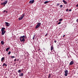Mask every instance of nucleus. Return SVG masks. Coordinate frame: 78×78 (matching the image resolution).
<instances>
[{
    "label": "nucleus",
    "instance_id": "10",
    "mask_svg": "<svg viewBox=\"0 0 78 78\" xmlns=\"http://www.w3.org/2000/svg\"><path fill=\"white\" fill-rule=\"evenodd\" d=\"M23 76V73H20L19 74V76Z\"/></svg>",
    "mask_w": 78,
    "mask_h": 78
},
{
    "label": "nucleus",
    "instance_id": "17",
    "mask_svg": "<svg viewBox=\"0 0 78 78\" xmlns=\"http://www.w3.org/2000/svg\"><path fill=\"white\" fill-rule=\"evenodd\" d=\"M41 23H38L37 24V25L40 27V26H41Z\"/></svg>",
    "mask_w": 78,
    "mask_h": 78
},
{
    "label": "nucleus",
    "instance_id": "18",
    "mask_svg": "<svg viewBox=\"0 0 78 78\" xmlns=\"http://www.w3.org/2000/svg\"><path fill=\"white\" fill-rule=\"evenodd\" d=\"M51 74H49V75H48V78H50V77H51Z\"/></svg>",
    "mask_w": 78,
    "mask_h": 78
},
{
    "label": "nucleus",
    "instance_id": "36",
    "mask_svg": "<svg viewBox=\"0 0 78 78\" xmlns=\"http://www.w3.org/2000/svg\"><path fill=\"white\" fill-rule=\"evenodd\" d=\"M76 22H78V19H77L76 20Z\"/></svg>",
    "mask_w": 78,
    "mask_h": 78
},
{
    "label": "nucleus",
    "instance_id": "25",
    "mask_svg": "<svg viewBox=\"0 0 78 78\" xmlns=\"http://www.w3.org/2000/svg\"><path fill=\"white\" fill-rule=\"evenodd\" d=\"M18 72V73H20L21 72V70H20V69L19 70Z\"/></svg>",
    "mask_w": 78,
    "mask_h": 78
},
{
    "label": "nucleus",
    "instance_id": "37",
    "mask_svg": "<svg viewBox=\"0 0 78 78\" xmlns=\"http://www.w3.org/2000/svg\"><path fill=\"white\" fill-rule=\"evenodd\" d=\"M76 7H78V4L76 5Z\"/></svg>",
    "mask_w": 78,
    "mask_h": 78
},
{
    "label": "nucleus",
    "instance_id": "4",
    "mask_svg": "<svg viewBox=\"0 0 78 78\" xmlns=\"http://www.w3.org/2000/svg\"><path fill=\"white\" fill-rule=\"evenodd\" d=\"M20 41H21V42H24V41H25L24 38H23L22 40V38H20Z\"/></svg>",
    "mask_w": 78,
    "mask_h": 78
},
{
    "label": "nucleus",
    "instance_id": "39",
    "mask_svg": "<svg viewBox=\"0 0 78 78\" xmlns=\"http://www.w3.org/2000/svg\"><path fill=\"white\" fill-rule=\"evenodd\" d=\"M65 36H66V35H64L63 36V37H65Z\"/></svg>",
    "mask_w": 78,
    "mask_h": 78
},
{
    "label": "nucleus",
    "instance_id": "33",
    "mask_svg": "<svg viewBox=\"0 0 78 78\" xmlns=\"http://www.w3.org/2000/svg\"><path fill=\"white\" fill-rule=\"evenodd\" d=\"M16 58L14 60V61L15 62H16Z\"/></svg>",
    "mask_w": 78,
    "mask_h": 78
},
{
    "label": "nucleus",
    "instance_id": "19",
    "mask_svg": "<svg viewBox=\"0 0 78 78\" xmlns=\"http://www.w3.org/2000/svg\"><path fill=\"white\" fill-rule=\"evenodd\" d=\"M49 1H46L44 2V4H47V3H48Z\"/></svg>",
    "mask_w": 78,
    "mask_h": 78
},
{
    "label": "nucleus",
    "instance_id": "35",
    "mask_svg": "<svg viewBox=\"0 0 78 78\" xmlns=\"http://www.w3.org/2000/svg\"><path fill=\"white\" fill-rule=\"evenodd\" d=\"M6 12V10H4L3 12Z\"/></svg>",
    "mask_w": 78,
    "mask_h": 78
},
{
    "label": "nucleus",
    "instance_id": "26",
    "mask_svg": "<svg viewBox=\"0 0 78 78\" xmlns=\"http://www.w3.org/2000/svg\"><path fill=\"white\" fill-rule=\"evenodd\" d=\"M10 57L12 58H15V56H11V57Z\"/></svg>",
    "mask_w": 78,
    "mask_h": 78
},
{
    "label": "nucleus",
    "instance_id": "21",
    "mask_svg": "<svg viewBox=\"0 0 78 78\" xmlns=\"http://www.w3.org/2000/svg\"><path fill=\"white\" fill-rule=\"evenodd\" d=\"M53 48L52 47V46H51V51H52V50H53Z\"/></svg>",
    "mask_w": 78,
    "mask_h": 78
},
{
    "label": "nucleus",
    "instance_id": "13",
    "mask_svg": "<svg viewBox=\"0 0 78 78\" xmlns=\"http://www.w3.org/2000/svg\"><path fill=\"white\" fill-rule=\"evenodd\" d=\"M5 66V67H6V66H7V65H6V63H3V67H4V66Z\"/></svg>",
    "mask_w": 78,
    "mask_h": 78
},
{
    "label": "nucleus",
    "instance_id": "14",
    "mask_svg": "<svg viewBox=\"0 0 78 78\" xmlns=\"http://www.w3.org/2000/svg\"><path fill=\"white\" fill-rule=\"evenodd\" d=\"M25 37H25V36H21L20 37V38H24Z\"/></svg>",
    "mask_w": 78,
    "mask_h": 78
},
{
    "label": "nucleus",
    "instance_id": "3",
    "mask_svg": "<svg viewBox=\"0 0 78 78\" xmlns=\"http://www.w3.org/2000/svg\"><path fill=\"white\" fill-rule=\"evenodd\" d=\"M65 75L66 76H67V75H68V70H66L65 71Z\"/></svg>",
    "mask_w": 78,
    "mask_h": 78
},
{
    "label": "nucleus",
    "instance_id": "7",
    "mask_svg": "<svg viewBox=\"0 0 78 78\" xmlns=\"http://www.w3.org/2000/svg\"><path fill=\"white\" fill-rule=\"evenodd\" d=\"M5 24L7 27H9V24L8 22H5Z\"/></svg>",
    "mask_w": 78,
    "mask_h": 78
},
{
    "label": "nucleus",
    "instance_id": "34",
    "mask_svg": "<svg viewBox=\"0 0 78 78\" xmlns=\"http://www.w3.org/2000/svg\"><path fill=\"white\" fill-rule=\"evenodd\" d=\"M72 11V9H70L69 10V11Z\"/></svg>",
    "mask_w": 78,
    "mask_h": 78
},
{
    "label": "nucleus",
    "instance_id": "30",
    "mask_svg": "<svg viewBox=\"0 0 78 78\" xmlns=\"http://www.w3.org/2000/svg\"><path fill=\"white\" fill-rule=\"evenodd\" d=\"M48 34H46L45 35V36H46V37L47 36Z\"/></svg>",
    "mask_w": 78,
    "mask_h": 78
},
{
    "label": "nucleus",
    "instance_id": "23",
    "mask_svg": "<svg viewBox=\"0 0 78 78\" xmlns=\"http://www.w3.org/2000/svg\"><path fill=\"white\" fill-rule=\"evenodd\" d=\"M62 20V19H60L59 20V21H60V22H61Z\"/></svg>",
    "mask_w": 78,
    "mask_h": 78
},
{
    "label": "nucleus",
    "instance_id": "9",
    "mask_svg": "<svg viewBox=\"0 0 78 78\" xmlns=\"http://www.w3.org/2000/svg\"><path fill=\"white\" fill-rule=\"evenodd\" d=\"M2 35H4V34H5V33H6L5 31H2Z\"/></svg>",
    "mask_w": 78,
    "mask_h": 78
},
{
    "label": "nucleus",
    "instance_id": "6",
    "mask_svg": "<svg viewBox=\"0 0 78 78\" xmlns=\"http://www.w3.org/2000/svg\"><path fill=\"white\" fill-rule=\"evenodd\" d=\"M74 63V62H73V61H72L70 62V63L69 64V65L70 66L73 65V64Z\"/></svg>",
    "mask_w": 78,
    "mask_h": 78
},
{
    "label": "nucleus",
    "instance_id": "40",
    "mask_svg": "<svg viewBox=\"0 0 78 78\" xmlns=\"http://www.w3.org/2000/svg\"><path fill=\"white\" fill-rule=\"evenodd\" d=\"M17 61H19V59H18L17 60Z\"/></svg>",
    "mask_w": 78,
    "mask_h": 78
},
{
    "label": "nucleus",
    "instance_id": "20",
    "mask_svg": "<svg viewBox=\"0 0 78 78\" xmlns=\"http://www.w3.org/2000/svg\"><path fill=\"white\" fill-rule=\"evenodd\" d=\"M9 48H7L6 49V51H8V50H9Z\"/></svg>",
    "mask_w": 78,
    "mask_h": 78
},
{
    "label": "nucleus",
    "instance_id": "5",
    "mask_svg": "<svg viewBox=\"0 0 78 78\" xmlns=\"http://www.w3.org/2000/svg\"><path fill=\"white\" fill-rule=\"evenodd\" d=\"M34 2V0H30L29 1V3L32 4V3H33Z\"/></svg>",
    "mask_w": 78,
    "mask_h": 78
},
{
    "label": "nucleus",
    "instance_id": "1",
    "mask_svg": "<svg viewBox=\"0 0 78 78\" xmlns=\"http://www.w3.org/2000/svg\"><path fill=\"white\" fill-rule=\"evenodd\" d=\"M25 13L23 14L22 15H21V17H20L19 18L18 20H22L23 19V17H24V16H25Z\"/></svg>",
    "mask_w": 78,
    "mask_h": 78
},
{
    "label": "nucleus",
    "instance_id": "27",
    "mask_svg": "<svg viewBox=\"0 0 78 78\" xmlns=\"http://www.w3.org/2000/svg\"><path fill=\"white\" fill-rule=\"evenodd\" d=\"M62 6H63V5H61L60 6V8H62Z\"/></svg>",
    "mask_w": 78,
    "mask_h": 78
},
{
    "label": "nucleus",
    "instance_id": "2",
    "mask_svg": "<svg viewBox=\"0 0 78 78\" xmlns=\"http://www.w3.org/2000/svg\"><path fill=\"white\" fill-rule=\"evenodd\" d=\"M7 3H8V1L7 0L2 3L1 4V5H3V6H5V5H6V4Z\"/></svg>",
    "mask_w": 78,
    "mask_h": 78
},
{
    "label": "nucleus",
    "instance_id": "31",
    "mask_svg": "<svg viewBox=\"0 0 78 78\" xmlns=\"http://www.w3.org/2000/svg\"><path fill=\"white\" fill-rule=\"evenodd\" d=\"M59 4L58 3L57 5V6H59Z\"/></svg>",
    "mask_w": 78,
    "mask_h": 78
},
{
    "label": "nucleus",
    "instance_id": "16",
    "mask_svg": "<svg viewBox=\"0 0 78 78\" xmlns=\"http://www.w3.org/2000/svg\"><path fill=\"white\" fill-rule=\"evenodd\" d=\"M1 43L2 45H4V41H2L1 42Z\"/></svg>",
    "mask_w": 78,
    "mask_h": 78
},
{
    "label": "nucleus",
    "instance_id": "15",
    "mask_svg": "<svg viewBox=\"0 0 78 78\" xmlns=\"http://www.w3.org/2000/svg\"><path fill=\"white\" fill-rule=\"evenodd\" d=\"M40 26H39L38 25H37L35 27V29H36L37 28H38Z\"/></svg>",
    "mask_w": 78,
    "mask_h": 78
},
{
    "label": "nucleus",
    "instance_id": "41",
    "mask_svg": "<svg viewBox=\"0 0 78 78\" xmlns=\"http://www.w3.org/2000/svg\"><path fill=\"white\" fill-rule=\"evenodd\" d=\"M3 0H1V1H3Z\"/></svg>",
    "mask_w": 78,
    "mask_h": 78
},
{
    "label": "nucleus",
    "instance_id": "29",
    "mask_svg": "<svg viewBox=\"0 0 78 78\" xmlns=\"http://www.w3.org/2000/svg\"><path fill=\"white\" fill-rule=\"evenodd\" d=\"M69 11V9H67L66 10V12H67V11Z\"/></svg>",
    "mask_w": 78,
    "mask_h": 78
},
{
    "label": "nucleus",
    "instance_id": "24",
    "mask_svg": "<svg viewBox=\"0 0 78 78\" xmlns=\"http://www.w3.org/2000/svg\"><path fill=\"white\" fill-rule=\"evenodd\" d=\"M11 51H9L8 52V55H10V54H11Z\"/></svg>",
    "mask_w": 78,
    "mask_h": 78
},
{
    "label": "nucleus",
    "instance_id": "12",
    "mask_svg": "<svg viewBox=\"0 0 78 78\" xmlns=\"http://www.w3.org/2000/svg\"><path fill=\"white\" fill-rule=\"evenodd\" d=\"M63 3H64V4H65V5H66V4L67 3V2L65 1V0H63Z\"/></svg>",
    "mask_w": 78,
    "mask_h": 78
},
{
    "label": "nucleus",
    "instance_id": "11",
    "mask_svg": "<svg viewBox=\"0 0 78 78\" xmlns=\"http://www.w3.org/2000/svg\"><path fill=\"white\" fill-rule=\"evenodd\" d=\"M5 57H2L1 58V62H3V61H5Z\"/></svg>",
    "mask_w": 78,
    "mask_h": 78
},
{
    "label": "nucleus",
    "instance_id": "38",
    "mask_svg": "<svg viewBox=\"0 0 78 78\" xmlns=\"http://www.w3.org/2000/svg\"><path fill=\"white\" fill-rule=\"evenodd\" d=\"M5 12L6 13H7V12H8V11H5Z\"/></svg>",
    "mask_w": 78,
    "mask_h": 78
},
{
    "label": "nucleus",
    "instance_id": "28",
    "mask_svg": "<svg viewBox=\"0 0 78 78\" xmlns=\"http://www.w3.org/2000/svg\"><path fill=\"white\" fill-rule=\"evenodd\" d=\"M61 22H59L58 23V25H59V24H61Z\"/></svg>",
    "mask_w": 78,
    "mask_h": 78
},
{
    "label": "nucleus",
    "instance_id": "22",
    "mask_svg": "<svg viewBox=\"0 0 78 78\" xmlns=\"http://www.w3.org/2000/svg\"><path fill=\"white\" fill-rule=\"evenodd\" d=\"M36 37V36L35 35H34L33 36V40H34V37Z\"/></svg>",
    "mask_w": 78,
    "mask_h": 78
},
{
    "label": "nucleus",
    "instance_id": "8",
    "mask_svg": "<svg viewBox=\"0 0 78 78\" xmlns=\"http://www.w3.org/2000/svg\"><path fill=\"white\" fill-rule=\"evenodd\" d=\"M5 27H2L1 29V31H5Z\"/></svg>",
    "mask_w": 78,
    "mask_h": 78
},
{
    "label": "nucleus",
    "instance_id": "32",
    "mask_svg": "<svg viewBox=\"0 0 78 78\" xmlns=\"http://www.w3.org/2000/svg\"><path fill=\"white\" fill-rule=\"evenodd\" d=\"M57 41H56V40H55V41H54V42H55V43H56V42H57Z\"/></svg>",
    "mask_w": 78,
    "mask_h": 78
}]
</instances>
